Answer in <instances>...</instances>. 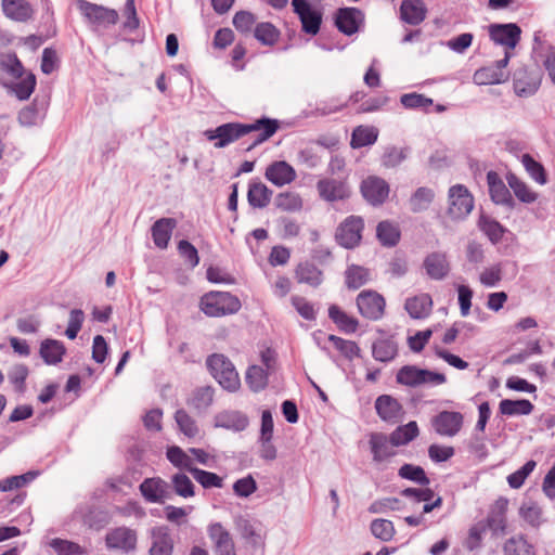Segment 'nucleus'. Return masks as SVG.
<instances>
[{"mask_svg": "<svg viewBox=\"0 0 555 555\" xmlns=\"http://www.w3.org/2000/svg\"><path fill=\"white\" fill-rule=\"evenodd\" d=\"M279 129V121L262 117L253 124L228 122L218 126L216 129H209L204 135L209 141H215L216 149H223L229 144L237 141L250 132H258L253 143L248 146V151L258 144L269 140Z\"/></svg>", "mask_w": 555, "mask_h": 555, "instance_id": "obj_1", "label": "nucleus"}, {"mask_svg": "<svg viewBox=\"0 0 555 555\" xmlns=\"http://www.w3.org/2000/svg\"><path fill=\"white\" fill-rule=\"evenodd\" d=\"M241 306L240 299L228 292H210L201 298V310L211 318L234 314Z\"/></svg>", "mask_w": 555, "mask_h": 555, "instance_id": "obj_2", "label": "nucleus"}, {"mask_svg": "<svg viewBox=\"0 0 555 555\" xmlns=\"http://www.w3.org/2000/svg\"><path fill=\"white\" fill-rule=\"evenodd\" d=\"M207 366L219 385L230 391L238 390L241 380L233 363L223 354L215 353L208 357Z\"/></svg>", "mask_w": 555, "mask_h": 555, "instance_id": "obj_3", "label": "nucleus"}, {"mask_svg": "<svg viewBox=\"0 0 555 555\" xmlns=\"http://www.w3.org/2000/svg\"><path fill=\"white\" fill-rule=\"evenodd\" d=\"M397 383L408 387H418L421 385H442L447 377L442 373L420 369L415 365L402 366L396 376Z\"/></svg>", "mask_w": 555, "mask_h": 555, "instance_id": "obj_4", "label": "nucleus"}, {"mask_svg": "<svg viewBox=\"0 0 555 555\" xmlns=\"http://www.w3.org/2000/svg\"><path fill=\"white\" fill-rule=\"evenodd\" d=\"M77 7L81 14L91 23L99 26L115 25L118 22V13L114 9L91 3L86 0H78Z\"/></svg>", "mask_w": 555, "mask_h": 555, "instance_id": "obj_5", "label": "nucleus"}, {"mask_svg": "<svg viewBox=\"0 0 555 555\" xmlns=\"http://www.w3.org/2000/svg\"><path fill=\"white\" fill-rule=\"evenodd\" d=\"M464 416L456 411H441L431 418L435 433L441 437H455L463 427Z\"/></svg>", "mask_w": 555, "mask_h": 555, "instance_id": "obj_6", "label": "nucleus"}, {"mask_svg": "<svg viewBox=\"0 0 555 555\" xmlns=\"http://www.w3.org/2000/svg\"><path fill=\"white\" fill-rule=\"evenodd\" d=\"M490 39L498 46L513 50L520 41L521 28L515 23L491 24L488 27Z\"/></svg>", "mask_w": 555, "mask_h": 555, "instance_id": "obj_7", "label": "nucleus"}, {"mask_svg": "<svg viewBox=\"0 0 555 555\" xmlns=\"http://www.w3.org/2000/svg\"><path fill=\"white\" fill-rule=\"evenodd\" d=\"M449 208L448 212L452 218L460 219L467 216L473 207L474 199L468 190L462 185L456 184L449 190Z\"/></svg>", "mask_w": 555, "mask_h": 555, "instance_id": "obj_8", "label": "nucleus"}, {"mask_svg": "<svg viewBox=\"0 0 555 555\" xmlns=\"http://www.w3.org/2000/svg\"><path fill=\"white\" fill-rule=\"evenodd\" d=\"M364 222L361 217H348L337 229L336 240L346 248H353L362 237Z\"/></svg>", "mask_w": 555, "mask_h": 555, "instance_id": "obj_9", "label": "nucleus"}, {"mask_svg": "<svg viewBox=\"0 0 555 555\" xmlns=\"http://www.w3.org/2000/svg\"><path fill=\"white\" fill-rule=\"evenodd\" d=\"M137 531L128 527H117L109 530L105 537L107 548L130 553L137 547Z\"/></svg>", "mask_w": 555, "mask_h": 555, "instance_id": "obj_10", "label": "nucleus"}, {"mask_svg": "<svg viewBox=\"0 0 555 555\" xmlns=\"http://www.w3.org/2000/svg\"><path fill=\"white\" fill-rule=\"evenodd\" d=\"M357 307L362 317L379 320L384 314L385 299L376 292H361L357 297Z\"/></svg>", "mask_w": 555, "mask_h": 555, "instance_id": "obj_11", "label": "nucleus"}, {"mask_svg": "<svg viewBox=\"0 0 555 555\" xmlns=\"http://www.w3.org/2000/svg\"><path fill=\"white\" fill-rule=\"evenodd\" d=\"M364 22V14L357 8H341L336 12L335 25L340 33L347 36L356 34Z\"/></svg>", "mask_w": 555, "mask_h": 555, "instance_id": "obj_12", "label": "nucleus"}, {"mask_svg": "<svg viewBox=\"0 0 555 555\" xmlns=\"http://www.w3.org/2000/svg\"><path fill=\"white\" fill-rule=\"evenodd\" d=\"M317 190L322 199L326 202H336L348 198L350 190L345 181L325 178L317 183Z\"/></svg>", "mask_w": 555, "mask_h": 555, "instance_id": "obj_13", "label": "nucleus"}, {"mask_svg": "<svg viewBox=\"0 0 555 555\" xmlns=\"http://www.w3.org/2000/svg\"><path fill=\"white\" fill-rule=\"evenodd\" d=\"M361 193L372 205H379L388 197L389 185L382 178L369 177L361 183Z\"/></svg>", "mask_w": 555, "mask_h": 555, "instance_id": "obj_14", "label": "nucleus"}, {"mask_svg": "<svg viewBox=\"0 0 555 555\" xmlns=\"http://www.w3.org/2000/svg\"><path fill=\"white\" fill-rule=\"evenodd\" d=\"M487 181L489 185V193L491 199L496 205H502L505 208L512 210L516 203L504 182L500 179L499 175L494 171L487 173Z\"/></svg>", "mask_w": 555, "mask_h": 555, "instance_id": "obj_15", "label": "nucleus"}, {"mask_svg": "<svg viewBox=\"0 0 555 555\" xmlns=\"http://www.w3.org/2000/svg\"><path fill=\"white\" fill-rule=\"evenodd\" d=\"M207 531L214 543L216 555H236L232 537L220 522L211 524Z\"/></svg>", "mask_w": 555, "mask_h": 555, "instance_id": "obj_16", "label": "nucleus"}, {"mask_svg": "<svg viewBox=\"0 0 555 555\" xmlns=\"http://www.w3.org/2000/svg\"><path fill=\"white\" fill-rule=\"evenodd\" d=\"M151 547L150 555H171L173 551V539L169 527L156 526L150 531Z\"/></svg>", "mask_w": 555, "mask_h": 555, "instance_id": "obj_17", "label": "nucleus"}, {"mask_svg": "<svg viewBox=\"0 0 555 555\" xmlns=\"http://www.w3.org/2000/svg\"><path fill=\"white\" fill-rule=\"evenodd\" d=\"M373 461L382 463L396 455L395 444L389 436L384 433H372L369 439Z\"/></svg>", "mask_w": 555, "mask_h": 555, "instance_id": "obj_18", "label": "nucleus"}, {"mask_svg": "<svg viewBox=\"0 0 555 555\" xmlns=\"http://www.w3.org/2000/svg\"><path fill=\"white\" fill-rule=\"evenodd\" d=\"M266 178L276 186H283L296 179L294 168L284 160L274 162L269 165L264 173Z\"/></svg>", "mask_w": 555, "mask_h": 555, "instance_id": "obj_19", "label": "nucleus"}, {"mask_svg": "<svg viewBox=\"0 0 555 555\" xmlns=\"http://www.w3.org/2000/svg\"><path fill=\"white\" fill-rule=\"evenodd\" d=\"M424 268L433 280H443L450 272V263L444 253L434 251L424 260Z\"/></svg>", "mask_w": 555, "mask_h": 555, "instance_id": "obj_20", "label": "nucleus"}, {"mask_svg": "<svg viewBox=\"0 0 555 555\" xmlns=\"http://www.w3.org/2000/svg\"><path fill=\"white\" fill-rule=\"evenodd\" d=\"M375 410L383 421L395 423L402 413V405L393 397L382 395L375 401Z\"/></svg>", "mask_w": 555, "mask_h": 555, "instance_id": "obj_21", "label": "nucleus"}, {"mask_svg": "<svg viewBox=\"0 0 555 555\" xmlns=\"http://www.w3.org/2000/svg\"><path fill=\"white\" fill-rule=\"evenodd\" d=\"M426 13L427 9L422 0H403L400 5V17L410 25L421 24Z\"/></svg>", "mask_w": 555, "mask_h": 555, "instance_id": "obj_22", "label": "nucleus"}, {"mask_svg": "<svg viewBox=\"0 0 555 555\" xmlns=\"http://www.w3.org/2000/svg\"><path fill=\"white\" fill-rule=\"evenodd\" d=\"M248 417L240 411H223L215 416V426L242 431L248 426Z\"/></svg>", "mask_w": 555, "mask_h": 555, "instance_id": "obj_23", "label": "nucleus"}, {"mask_svg": "<svg viewBox=\"0 0 555 555\" xmlns=\"http://www.w3.org/2000/svg\"><path fill=\"white\" fill-rule=\"evenodd\" d=\"M294 12L298 15L305 33L313 36L319 33L322 23V14L319 11L306 3L295 9Z\"/></svg>", "mask_w": 555, "mask_h": 555, "instance_id": "obj_24", "label": "nucleus"}, {"mask_svg": "<svg viewBox=\"0 0 555 555\" xmlns=\"http://www.w3.org/2000/svg\"><path fill=\"white\" fill-rule=\"evenodd\" d=\"M177 225L173 218H160L152 225V238L158 248H166L168 246L171 233Z\"/></svg>", "mask_w": 555, "mask_h": 555, "instance_id": "obj_25", "label": "nucleus"}, {"mask_svg": "<svg viewBox=\"0 0 555 555\" xmlns=\"http://www.w3.org/2000/svg\"><path fill=\"white\" fill-rule=\"evenodd\" d=\"M404 308L412 319H425L429 315L433 308V300L428 294L408 298Z\"/></svg>", "mask_w": 555, "mask_h": 555, "instance_id": "obj_26", "label": "nucleus"}, {"mask_svg": "<svg viewBox=\"0 0 555 555\" xmlns=\"http://www.w3.org/2000/svg\"><path fill=\"white\" fill-rule=\"evenodd\" d=\"M66 352L64 344L56 339H46L40 345V357L49 365L60 363Z\"/></svg>", "mask_w": 555, "mask_h": 555, "instance_id": "obj_27", "label": "nucleus"}, {"mask_svg": "<svg viewBox=\"0 0 555 555\" xmlns=\"http://www.w3.org/2000/svg\"><path fill=\"white\" fill-rule=\"evenodd\" d=\"M272 192L262 182H250L247 201L254 208H264L269 205Z\"/></svg>", "mask_w": 555, "mask_h": 555, "instance_id": "obj_28", "label": "nucleus"}, {"mask_svg": "<svg viewBox=\"0 0 555 555\" xmlns=\"http://www.w3.org/2000/svg\"><path fill=\"white\" fill-rule=\"evenodd\" d=\"M165 486V481L160 478H146L140 485V491L147 502L158 503L164 499Z\"/></svg>", "mask_w": 555, "mask_h": 555, "instance_id": "obj_29", "label": "nucleus"}, {"mask_svg": "<svg viewBox=\"0 0 555 555\" xmlns=\"http://www.w3.org/2000/svg\"><path fill=\"white\" fill-rule=\"evenodd\" d=\"M4 14L15 21H26L31 16V5L25 0H2Z\"/></svg>", "mask_w": 555, "mask_h": 555, "instance_id": "obj_30", "label": "nucleus"}, {"mask_svg": "<svg viewBox=\"0 0 555 555\" xmlns=\"http://www.w3.org/2000/svg\"><path fill=\"white\" fill-rule=\"evenodd\" d=\"M328 317L337 325V327L346 334H352L358 330V320L348 315L336 305L330 306Z\"/></svg>", "mask_w": 555, "mask_h": 555, "instance_id": "obj_31", "label": "nucleus"}, {"mask_svg": "<svg viewBox=\"0 0 555 555\" xmlns=\"http://www.w3.org/2000/svg\"><path fill=\"white\" fill-rule=\"evenodd\" d=\"M533 409V404L527 399H503L499 404L500 413L506 416L529 415Z\"/></svg>", "mask_w": 555, "mask_h": 555, "instance_id": "obj_32", "label": "nucleus"}, {"mask_svg": "<svg viewBox=\"0 0 555 555\" xmlns=\"http://www.w3.org/2000/svg\"><path fill=\"white\" fill-rule=\"evenodd\" d=\"M372 354L376 361L390 362L398 354L397 343L390 338L378 339L372 346Z\"/></svg>", "mask_w": 555, "mask_h": 555, "instance_id": "obj_33", "label": "nucleus"}, {"mask_svg": "<svg viewBox=\"0 0 555 555\" xmlns=\"http://www.w3.org/2000/svg\"><path fill=\"white\" fill-rule=\"evenodd\" d=\"M508 186L515 196L525 204H531L538 199V193L532 191L522 180L515 175L507 176Z\"/></svg>", "mask_w": 555, "mask_h": 555, "instance_id": "obj_34", "label": "nucleus"}, {"mask_svg": "<svg viewBox=\"0 0 555 555\" xmlns=\"http://www.w3.org/2000/svg\"><path fill=\"white\" fill-rule=\"evenodd\" d=\"M418 426L414 421L397 427L390 435V439L396 447L408 444L418 436Z\"/></svg>", "mask_w": 555, "mask_h": 555, "instance_id": "obj_35", "label": "nucleus"}, {"mask_svg": "<svg viewBox=\"0 0 555 555\" xmlns=\"http://www.w3.org/2000/svg\"><path fill=\"white\" fill-rule=\"evenodd\" d=\"M503 553L504 555H534L533 546L521 534L507 539L503 545Z\"/></svg>", "mask_w": 555, "mask_h": 555, "instance_id": "obj_36", "label": "nucleus"}, {"mask_svg": "<svg viewBox=\"0 0 555 555\" xmlns=\"http://www.w3.org/2000/svg\"><path fill=\"white\" fill-rule=\"evenodd\" d=\"M296 278L299 283H306L317 287L322 283V272L314 264L305 262L296 269Z\"/></svg>", "mask_w": 555, "mask_h": 555, "instance_id": "obj_37", "label": "nucleus"}, {"mask_svg": "<svg viewBox=\"0 0 555 555\" xmlns=\"http://www.w3.org/2000/svg\"><path fill=\"white\" fill-rule=\"evenodd\" d=\"M255 38L263 46H274L280 38V30L269 22H262L256 25L254 30Z\"/></svg>", "mask_w": 555, "mask_h": 555, "instance_id": "obj_38", "label": "nucleus"}, {"mask_svg": "<svg viewBox=\"0 0 555 555\" xmlns=\"http://www.w3.org/2000/svg\"><path fill=\"white\" fill-rule=\"evenodd\" d=\"M214 392L215 390L210 386L197 388L189 399L188 404L198 412L206 411L212 404Z\"/></svg>", "mask_w": 555, "mask_h": 555, "instance_id": "obj_39", "label": "nucleus"}, {"mask_svg": "<svg viewBox=\"0 0 555 555\" xmlns=\"http://www.w3.org/2000/svg\"><path fill=\"white\" fill-rule=\"evenodd\" d=\"M508 74L504 70H496L493 67H483L474 74V80L477 85H498L506 81Z\"/></svg>", "mask_w": 555, "mask_h": 555, "instance_id": "obj_40", "label": "nucleus"}, {"mask_svg": "<svg viewBox=\"0 0 555 555\" xmlns=\"http://www.w3.org/2000/svg\"><path fill=\"white\" fill-rule=\"evenodd\" d=\"M245 379L251 391L259 392L268 385V372L259 365H251L246 372Z\"/></svg>", "mask_w": 555, "mask_h": 555, "instance_id": "obj_41", "label": "nucleus"}, {"mask_svg": "<svg viewBox=\"0 0 555 555\" xmlns=\"http://www.w3.org/2000/svg\"><path fill=\"white\" fill-rule=\"evenodd\" d=\"M377 137L378 132L374 127L359 126L352 132L350 144L353 149L367 146L374 144Z\"/></svg>", "mask_w": 555, "mask_h": 555, "instance_id": "obj_42", "label": "nucleus"}, {"mask_svg": "<svg viewBox=\"0 0 555 555\" xmlns=\"http://www.w3.org/2000/svg\"><path fill=\"white\" fill-rule=\"evenodd\" d=\"M435 192L425 186L418 188L411 196L409 204L413 212H421L426 210L434 201Z\"/></svg>", "mask_w": 555, "mask_h": 555, "instance_id": "obj_43", "label": "nucleus"}, {"mask_svg": "<svg viewBox=\"0 0 555 555\" xmlns=\"http://www.w3.org/2000/svg\"><path fill=\"white\" fill-rule=\"evenodd\" d=\"M479 228L487 235V237L490 240L492 244L499 243L506 231L505 228L500 222L488 216L480 217Z\"/></svg>", "mask_w": 555, "mask_h": 555, "instance_id": "obj_44", "label": "nucleus"}, {"mask_svg": "<svg viewBox=\"0 0 555 555\" xmlns=\"http://www.w3.org/2000/svg\"><path fill=\"white\" fill-rule=\"evenodd\" d=\"M376 235L382 245L391 247L399 242L400 231L393 223L382 221L376 228Z\"/></svg>", "mask_w": 555, "mask_h": 555, "instance_id": "obj_45", "label": "nucleus"}, {"mask_svg": "<svg viewBox=\"0 0 555 555\" xmlns=\"http://www.w3.org/2000/svg\"><path fill=\"white\" fill-rule=\"evenodd\" d=\"M47 544L57 555H85L87 553L86 548L78 543L59 538L51 539L47 542Z\"/></svg>", "mask_w": 555, "mask_h": 555, "instance_id": "obj_46", "label": "nucleus"}, {"mask_svg": "<svg viewBox=\"0 0 555 555\" xmlns=\"http://www.w3.org/2000/svg\"><path fill=\"white\" fill-rule=\"evenodd\" d=\"M166 456L173 466L180 469H185L191 473V469L195 468L193 460L178 446L169 447Z\"/></svg>", "mask_w": 555, "mask_h": 555, "instance_id": "obj_47", "label": "nucleus"}, {"mask_svg": "<svg viewBox=\"0 0 555 555\" xmlns=\"http://www.w3.org/2000/svg\"><path fill=\"white\" fill-rule=\"evenodd\" d=\"M521 164L531 179L541 185L546 184V172L542 164L537 162L530 154H524L521 156Z\"/></svg>", "mask_w": 555, "mask_h": 555, "instance_id": "obj_48", "label": "nucleus"}, {"mask_svg": "<svg viewBox=\"0 0 555 555\" xmlns=\"http://www.w3.org/2000/svg\"><path fill=\"white\" fill-rule=\"evenodd\" d=\"M370 279L369 270L352 264L346 270V285L348 288L358 289L363 286Z\"/></svg>", "mask_w": 555, "mask_h": 555, "instance_id": "obj_49", "label": "nucleus"}, {"mask_svg": "<svg viewBox=\"0 0 555 555\" xmlns=\"http://www.w3.org/2000/svg\"><path fill=\"white\" fill-rule=\"evenodd\" d=\"M175 421L179 430L188 438H194L198 435L196 422L186 413L185 410L179 409L175 413Z\"/></svg>", "mask_w": 555, "mask_h": 555, "instance_id": "obj_50", "label": "nucleus"}, {"mask_svg": "<svg viewBox=\"0 0 555 555\" xmlns=\"http://www.w3.org/2000/svg\"><path fill=\"white\" fill-rule=\"evenodd\" d=\"M398 475L402 479L411 480L421 486H428L430 483L425 470L417 465L404 464L399 468Z\"/></svg>", "mask_w": 555, "mask_h": 555, "instance_id": "obj_51", "label": "nucleus"}, {"mask_svg": "<svg viewBox=\"0 0 555 555\" xmlns=\"http://www.w3.org/2000/svg\"><path fill=\"white\" fill-rule=\"evenodd\" d=\"M0 68L4 73L9 74L13 79L21 78L24 73V67L14 53L0 55Z\"/></svg>", "mask_w": 555, "mask_h": 555, "instance_id": "obj_52", "label": "nucleus"}, {"mask_svg": "<svg viewBox=\"0 0 555 555\" xmlns=\"http://www.w3.org/2000/svg\"><path fill=\"white\" fill-rule=\"evenodd\" d=\"M191 474L194 479L205 489L223 487L222 478L215 473L195 467L194 469H191Z\"/></svg>", "mask_w": 555, "mask_h": 555, "instance_id": "obj_53", "label": "nucleus"}, {"mask_svg": "<svg viewBox=\"0 0 555 555\" xmlns=\"http://www.w3.org/2000/svg\"><path fill=\"white\" fill-rule=\"evenodd\" d=\"M275 206L283 211H299L302 199L297 193L285 192L275 197Z\"/></svg>", "mask_w": 555, "mask_h": 555, "instance_id": "obj_54", "label": "nucleus"}, {"mask_svg": "<svg viewBox=\"0 0 555 555\" xmlns=\"http://www.w3.org/2000/svg\"><path fill=\"white\" fill-rule=\"evenodd\" d=\"M172 488L177 495L188 499L194 495V483L182 473H178L171 478Z\"/></svg>", "mask_w": 555, "mask_h": 555, "instance_id": "obj_55", "label": "nucleus"}, {"mask_svg": "<svg viewBox=\"0 0 555 555\" xmlns=\"http://www.w3.org/2000/svg\"><path fill=\"white\" fill-rule=\"evenodd\" d=\"M371 532L372 534L384 541H390L395 535V527L393 524L388 519H374L371 522Z\"/></svg>", "mask_w": 555, "mask_h": 555, "instance_id": "obj_56", "label": "nucleus"}, {"mask_svg": "<svg viewBox=\"0 0 555 555\" xmlns=\"http://www.w3.org/2000/svg\"><path fill=\"white\" fill-rule=\"evenodd\" d=\"M502 274L503 263L498 262L488 268H485L479 275V281L486 287H494L501 282Z\"/></svg>", "mask_w": 555, "mask_h": 555, "instance_id": "obj_57", "label": "nucleus"}, {"mask_svg": "<svg viewBox=\"0 0 555 555\" xmlns=\"http://www.w3.org/2000/svg\"><path fill=\"white\" fill-rule=\"evenodd\" d=\"M400 102L408 109H427L429 106L433 105V99L416 92L405 93L401 95Z\"/></svg>", "mask_w": 555, "mask_h": 555, "instance_id": "obj_58", "label": "nucleus"}, {"mask_svg": "<svg viewBox=\"0 0 555 555\" xmlns=\"http://www.w3.org/2000/svg\"><path fill=\"white\" fill-rule=\"evenodd\" d=\"M327 339L333 343L335 348L341 352L346 358L353 359L356 357H359L360 348L359 346L351 340H346L341 337H338L336 335H328Z\"/></svg>", "mask_w": 555, "mask_h": 555, "instance_id": "obj_59", "label": "nucleus"}, {"mask_svg": "<svg viewBox=\"0 0 555 555\" xmlns=\"http://www.w3.org/2000/svg\"><path fill=\"white\" fill-rule=\"evenodd\" d=\"M537 463L533 460L526 462L518 470L514 472L507 477V482L511 488L518 489L520 488L526 478L533 472Z\"/></svg>", "mask_w": 555, "mask_h": 555, "instance_id": "obj_60", "label": "nucleus"}, {"mask_svg": "<svg viewBox=\"0 0 555 555\" xmlns=\"http://www.w3.org/2000/svg\"><path fill=\"white\" fill-rule=\"evenodd\" d=\"M406 149L390 146L386 149L382 158V164L387 168H395L399 166L406 158Z\"/></svg>", "mask_w": 555, "mask_h": 555, "instance_id": "obj_61", "label": "nucleus"}, {"mask_svg": "<svg viewBox=\"0 0 555 555\" xmlns=\"http://www.w3.org/2000/svg\"><path fill=\"white\" fill-rule=\"evenodd\" d=\"M486 533L487 529L481 520L472 526L465 542L466 548L469 551L479 548Z\"/></svg>", "mask_w": 555, "mask_h": 555, "instance_id": "obj_62", "label": "nucleus"}, {"mask_svg": "<svg viewBox=\"0 0 555 555\" xmlns=\"http://www.w3.org/2000/svg\"><path fill=\"white\" fill-rule=\"evenodd\" d=\"M255 23L256 17L249 11H238L233 16V25L242 34H249Z\"/></svg>", "mask_w": 555, "mask_h": 555, "instance_id": "obj_63", "label": "nucleus"}, {"mask_svg": "<svg viewBox=\"0 0 555 555\" xmlns=\"http://www.w3.org/2000/svg\"><path fill=\"white\" fill-rule=\"evenodd\" d=\"M481 521L483 522L487 531L491 530L493 535L504 533L506 520L503 512H491L488 517Z\"/></svg>", "mask_w": 555, "mask_h": 555, "instance_id": "obj_64", "label": "nucleus"}]
</instances>
